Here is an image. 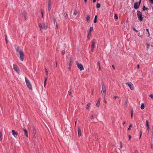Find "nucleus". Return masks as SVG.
<instances>
[{
	"label": "nucleus",
	"instance_id": "69168bd1",
	"mask_svg": "<svg viewBox=\"0 0 153 153\" xmlns=\"http://www.w3.org/2000/svg\"><path fill=\"white\" fill-rule=\"evenodd\" d=\"M135 153H138V152L137 151L135 152Z\"/></svg>",
	"mask_w": 153,
	"mask_h": 153
},
{
	"label": "nucleus",
	"instance_id": "393cba45",
	"mask_svg": "<svg viewBox=\"0 0 153 153\" xmlns=\"http://www.w3.org/2000/svg\"><path fill=\"white\" fill-rule=\"evenodd\" d=\"M146 126L147 128L149 127V122L148 120L146 121Z\"/></svg>",
	"mask_w": 153,
	"mask_h": 153
},
{
	"label": "nucleus",
	"instance_id": "20e7f679",
	"mask_svg": "<svg viewBox=\"0 0 153 153\" xmlns=\"http://www.w3.org/2000/svg\"><path fill=\"white\" fill-rule=\"evenodd\" d=\"M13 69L19 74H21V71L19 69L18 66L17 65L14 64L13 65Z\"/></svg>",
	"mask_w": 153,
	"mask_h": 153
},
{
	"label": "nucleus",
	"instance_id": "7c9ffc66",
	"mask_svg": "<svg viewBox=\"0 0 153 153\" xmlns=\"http://www.w3.org/2000/svg\"><path fill=\"white\" fill-rule=\"evenodd\" d=\"M114 18L115 19H118V17L117 15L116 14H115Z\"/></svg>",
	"mask_w": 153,
	"mask_h": 153
},
{
	"label": "nucleus",
	"instance_id": "680f3d73",
	"mask_svg": "<svg viewBox=\"0 0 153 153\" xmlns=\"http://www.w3.org/2000/svg\"><path fill=\"white\" fill-rule=\"evenodd\" d=\"M131 117L132 118H133V114H131Z\"/></svg>",
	"mask_w": 153,
	"mask_h": 153
},
{
	"label": "nucleus",
	"instance_id": "473e14b6",
	"mask_svg": "<svg viewBox=\"0 0 153 153\" xmlns=\"http://www.w3.org/2000/svg\"><path fill=\"white\" fill-rule=\"evenodd\" d=\"M44 11V10H41V15H42V18H43V14Z\"/></svg>",
	"mask_w": 153,
	"mask_h": 153
},
{
	"label": "nucleus",
	"instance_id": "a19ab883",
	"mask_svg": "<svg viewBox=\"0 0 153 153\" xmlns=\"http://www.w3.org/2000/svg\"><path fill=\"white\" fill-rule=\"evenodd\" d=\"M149 97H151V98H153V94H151L149 95Z\"/></svg>",
	"mask_w": 153,
	"mask_h": 153
},
{
	"label": "nucleus",
	"instance_id": "9d476101",
	"mask_svg": "<svg viewBox=\"0 0 153 153\" xmlns=\"http://www.w3.org/2000/svg\"><path fill=\"white\" fill-rule=\"evenodd\" d=\"M33 133L34 134V137L35 138L37 137L38 134H37V132H36V128L34 127L33 128Z\"/></svg>",
	"mask_w": 153,
	"mask_h": 153
},
{
	"label": "nucleus",
	"instance_id": "09e8293b",
	"mask_svg": "<svg viewBox=\"0 0 153 153\" xmlns=\"http://www.w3.org/2000/svg\"><path fill=\"white\" fill-rule=\"evenodd\" d=\"M96 0H93V3H95L96 2Z\"/></svg>",
	"mask_w": 153,
	"mask_h": 153
},
{
	"label": "nucleus",
	"instance_id": "6e6d98bb",
	"mask_svg": "<svg viewBox=\"0 0 153 153\" xmlns=\"http://www.w3.org/2000/svg\"><path fill=\"white\" fill-rule=\"evenodd\" d=\"M125 123H126L125 121H124L123 122V125H124L125 124Z\"/></svg>",
	"mask_w": 153,
	"mask_h": 153
},
{
	"label": "nucleus",
	"instance_id": "6ab92c4d",
	"mask_svg": "<svg viewBox=\"0 0 153 153\" xmlns=\"http://www.w3.org/2000/svg\"><path fill=\"white\" fill-rule=\"evenodd\" d=\"M97 64L98 67H99V70L100 71L101 67H100V65L99 62H98Z\"/></svg>",
	"mask_w": 153,
	"mask_h": 153
},
{
	"label": "nucleus",
	"instance_id": "1a4fd4ad",
	"mask_svg": "<svg viewBox=\"0 0 153 153\" xmlns=\"http://www.w3.org/2000/svg\"><path fill=\"white\" fill-rule=\"evenodd\" d=\"M126 85H128V86L130 88L131 90H133L134 89L133 85L130 82H129L126 83Z\"/></svg>",
	"mask_w": 153,
	"mask_h": 153
},
{
	"label": "nucleus",
	"instance_id": "423d86ee",
	"mask_svg": "<svg viewBox=\"0 0 153 153\" xmlns=\"http://www.w3.org/2000/svg\"><path fill=\"white\" fill-rule=\"evenodd\" d=\"M106 93V88L105 86L103 85L102 86L101 93L103 95H105Z\"/></svg>",
	"mask_w": 153,
	"mask_h": 153
},
{
	"label": "nucleus",
	"instance_id": "bb28decb",
	"mask_svg": "<svg viewBox=\"0 0 153 153\" xmlns=\"http://www.w3.org/2000/svg\"><path fill=\"white\" fill-rule=\"evenodd\" d=\"M2 133L0 131V140L1 141L2 140Z\"/></svg>",
	"mask_w": 153,
	"mask_h": 153
},
{
	"label": "nucleus",
	"instance_id": "79ce46f5",
	"mask_svg": "<svg viewBox=\"0 0 153 153\" xmlns=\"http://www.w3.org/2000/svg\"><path fill=\"white\" fill-rule=\"evenodd\" d=\"M149 1L151 4H153V0H149Z\"/></svg>",
	"mask_w": 153,
	"mask_h": 153
},
{
	"label": "nucleus",
	"instance_id": "a878e982",
	"mask_svg": "<svg viewBox=\"0 0 153 153\" xmlns=\"http://www.w3.org/2000/svg\"><path fill=\"white\" fill-rule=\"evenodd\" d=\"M148 10V8L147 7H145V6H143V11H145V10Z\"/></svg>",
	"mask_w": 153,
	"mask_h": 153
},
{
	"label": "nucleus",
	"instance_id": "aec40b11",
	"mask_svg": "<svg viewBox=\"0 0 153 153\" xmlns=\"http://www.w3.org/2000/svg\"><path fill=\"white\" fill-rule=\"evenodd\" d=\"M145 106L143 103H142L140 107V108L141 109L143 110Z\"/></svg>",
	"mask_w": 153,
	"mask_h": 153
},
{
	"label": "nucleus",
	"instance_id": "338daca9",
	"mask_svg": "<svg viewBox=\"0 0 153 153\" xmlns=\"http://www.w3.org/2000/svg\"><path fill=\"white\" fill-rule=\"evenodd\" d=\"M119 102H120V101H121V100H120L119 99Z\"/></svg>",
	"mask_w": 153,
	"mask_h": 153
},
{
	"label": "nucleus",
	"instance_id": "c9c22d12",
	"mask_svg": "<svg viewBox=\"0 0 153 153\" xmlns=\"http://www.w3.org/2000/svg\"><path fill=\"white\" fill-rule=\"evenodd\" d=\"M90 30H89V32L91 33V31L93 30V27H90Z\"/></svg>",
	"mask_w": 153,
	"mask_h": 153
},
{
	"label": "nucleus",
	"instance_id": "ddd939ff",
	"mask_svg": "<svg viewBox=\"0 0 153 153\" xmlns=\"http://www.w3.org/2000/svg\"><path fill=\"white\" fill-rule=\"evenodd\" d=\"M22 14H23V16L24 17V20H26V15H25L26 13H25V11L24 10H23V11L22 12Z\"/></svg>",
	"mask_w": 153,
	"mask_h": 153
},
{
	"label": "nucleus",
	"instance_id": "4be33fe9",
	"mask_svg": "<svg viewBox=\"0 0 153 153\" xmlns=\"http://www.w3.org/2000/svg\"><path fill=\"white\" fill-rule=\"evenodd\" d=\"M97 16H95L94 19V23H96L97 22Z\"/></svg>",
	"mask_w": 153,
	"mask_h": 153
},
{
	"label": "nucleus",
	"instance_id": "c756f323",
	"mask_svg": "<svg viewBox=\"0 0 153 153\" xmlns=\"http://www.w3.org/2000/svg\"><path fill=\"white\" fill-rule=\"evenodd\" d=\"M48 6H51V0H49L48 2Z\"/></svg>",
	"mask_w": 153,
	"mask_h": 153
},
{
	"label": "nucleus",
	"instance_id": "f3484780",
	"mask_svg": "<svg viewBox=\"0 0 153 153\" xmlns=\"http://www.w3.org/2000/svg\"><path fill=\"white\" fill-rule=\"evenodd\" d=\"M63 16L65 17L66 19L68 17V14L66 13H64Z\"/></svg>",
	"mask_w": 153,
	"mask_h": 153
},
{
	"label": "nucleus",
	"instance_id": "de8ad7c7",
	"mask_svg": "<svg viewBox=\"0 0 153 153\" xmlns=\"http://www.w3.org/2000/svg\"><path fill=\"white\" fill-rule=\"evenodd\" d=\"M120 147L121 148H122V143H120Z\"/></svg>",
	"mask_w": 153,
	"mask_h": 153
},
{
	"label": "nucleus",
	"instance_id": "603ef678",
	"mask_svg": "<svg viewBox=\"0 0 153 153\" xmlns=\"http://www.w3.org/2000/svg\"><path fill=\"white\" fill-rule=\"evenodd\" d=\"M5 40H6V42L7 43V36L6 35Z\"/></svg>",
	"mask_w": 153,
	"mask_h": 153
},
{
	"label": "nucleus",
	"instance_id": "f8f14e48",
	"mask_svg": "<svg viewBox=\"0 0 153 153\" xmlns=\"http://www.w3.org/2000/svg\"><path fill=\"white\" fill-rule=\"evenodd\" d=\"M72 64V60L70 58V63L69 65V66L68 68V70H70V69L71 68V66Z\"/></svg>",
	"mask_w": 153,
	"mask_h": 153
},
{
	"label": "nucleus",
	"instance_id": "0eeeda50",
	"mask_svg": "<svg viewBox=\"0 0 153 153\" xmlns=\"http://www.w3.org/2000/svg\"><path fill=\"white\" fill-rule=\"evenodd\" d=\"M141 1V0H140L139 2H136L134 4V9H137L139 8L140 4Z\"/></svg>",
	"mask_w": 153,
	"mask_h": 153
},
{
	"label": "nucleus",
	"instance_id": "37998d69",
	"mask_svg": "<svg viewBox=\"0 0 153 153\" xmlns=\"http://www.w3.org/2000/svg\"><path fill=\"white\" fill-rule=\"evenodd\" d=\"M133 30H134L135 31H136V32H138V30H136V29L135 28V27H133Z\"/></svg>",
	"mask_w": 153,
	"mask_h": 153
},
{
	"label": "nucleus",
	"instance_id": "c85d7f7f",
	"mask_svg": "<svg viewBox=\"0 0 153 153\" xmlns=\"http://www.w3.org/2000/svg\"><path fill=\"white\" fill-rule=\"evenodd\" d=\"M119 97H118L117 96H115L114 97L113 99H114V100H116V99L118 98H119Z\"/></svg>",
	"mask_w": 153,
	"mask_h": 153
},
{
	"label": "nucleus",
	"instance_id": "39448f33",
	"mask_svg": "<svg viewBox=\"0 0 153 153\" xmlns=\"http://www.w3.org/2000/svg\"><path fill=\"white\" fill-rule=\"evenodd\" d=\"M76 63L78 67V68L81 71L84 70L83 66L81 64L79 63L77 61L76 62Z\"/></svg>",
	"mask_w": 153,
	"mask_h": 153
},
{
	"label": "nucleus",
	"instance_id": "13d9d810",
	"mask_svg": "<svg viewBox=\"0 0 153 153\" xmlns=\"http://www.w3.org/2000/svg\"><path fill=\"white\" fill-rule=\"evenodd\" d=\"M104 102H105V103H106V100H104Z\"/></svg>",
	"mask_w": 153,
	"mask_h": 153
},
{
	"label": "nucleus",
	"instance_id": "0e129e2a",
	"mask_svg": "<svg viewBox=\"0 0 153 153\" xmlns=\"http://www.w3.org/2000/svg\"><path fill=\"white\" fill-rule=\"evenodd\" d=\"M58 26L57 25H56V28H58Z\"/></svg>",
	"mask_w": 153,
	"mask_h": 153
},
{
	"label": "nucleus",
	"instance_id": "2f4dec72",
	"mask_svg": "<svg viewBox=\"0 0 153 153\" xmlns=\"http://www.w3.org/2000/svg\"><path fill=\"white\" fill-rule=\"evenodd\" d=\"M77 13V11L76 10H75L74 11V13L73 14H74V15L76 16V15Z\"/></svg>",
	"mask_w": 153,
	"mask_h": 153
},
{
	"label": "nucleus",
	"instance_id": "a18cd8bd",
	"mask_svg": "<svg viewBox=\"0 0 153 153\" xmlns=\"http://www.w3.org/2000/svg\"><path fill=\"white\" fill-rule=\"evenodd\" d=\"M128 138H129V140H130L131 138V136L130 135H128Z\"/></svg>",
	"mask_w": 153,
	"mask_h": 153
},
{
	"label": "nucleus",
	"instance_id": "412c9836",
	"mask_svg": "<svg viewBox=\"0 0 153 153\" xmlns=\"http://www.w3.org/2000/svg\"><path fill=\"white\" fill-rule=\"evenodd\" d=\"M39 27L40 28V31H42V28H43L42 25L40 24H39Z\"/></svg>",
	"mask_w": 153,
	"mask_h": 153
},
{
	"label": "nucleus",
	"instance_id": "49530a36",
	"mask_svg": "<svg viewBox=\"0 0 153 153\" xmlns=\"http://www.w3.org/2000/svg\"><path fill=\"white\" fill-rule=\"evenodd\" d=\"M131 114H133V111L132 110L131 111Z\"/></svg>",
	"mask_w": 153,
	"mask_h": 153
},
{
	"label": "nucleus",
	"instance_id": "9b49d317",
	"mask_svg": "<svg viewBox=\"0 0 153 153\" xmlns=\"http://www.w3.org/2000/svg\"><path fill=\"white\" fill-rule=\"evenodd\" d=\"M12 135L14 137H16V135L17 136L18 135L17 133L14 130H12Z\"/></svg>",
	"mask_w": 153,
	"mask_h": 153
},
{
	"label": "nucleus",
	"instance_id": "6e6552de",
	"mask_svg": "<svg viewBox=\"0 0 153 153\" xmlns=\"http://www.w3.org/2000/svg\"><path fill=\"white\" fill-rule=\"evenodd\" d=\"M96 44V41L94 39L92 41V45H91V51L93 52L94 49L95 47V45Z\"/></svg>",
	"mask_w": 153,
	"mask_h": 153
},
{
	"label": "nucleus",
	"instance_id": "72a5a7b5",
	"mask_svg": "<svg viewBox=\"0 0 153 153\" xmlns=\"http://www.w3.org/2000/svg\"><path fill=\"white\" fill-rule=\"evenodd\" d=\"M90 19V17L89 16H87L86 18V20L88 22Z\"/></svg>",
	"mask_w": 153,
	"mask_h": 153
},
{
	"label": "nucleus",
	"instance_id": "4468645a",
	"mask_svg": "<svg viewBox=\"0 0 153 153\" xmlns=\"http://www.w3.org/2000/svg\"><path fill=\"white\" fill-rule=\"evenodd\" d=\"M100 101V99H99L96 104V106L97 107H99V106Z\"/></svg>",
	"mask_w": 153,
	"mask_h": 153
},
{
	"label": "nucleus",
	"instance_id": "bf43d9fd",
	"mask_svg": "<svg viewBox=\"0 0 153 153\" xmlns=\"http://www.w3.org/2000/svg\"><path fill=\"white\" fill-rule=\"evenodd\" d=\"M76 121L75 123V126H76Z\"/></svg>",
	"mask_w": 153,
	"mask_h": 153
},
{
	"label": "nucleus",
	"instance_id": "7ed1b4c3",
	"mask_svg": "<svg viewBox=\"0 0 153 153\" xmlns=\"http://www.w3.org/2000/svg\"><path fill=\"white\" fill-rule=\"evenodd\" d=\"M137 16L139 21H142L143 18L142 17V13L140 11L138 10L137 12Z\"/></svg>",
	"mask_w": 153,
	"mask_h": 153
},
{
	"label": "nucleus",
	"instance_id": "e433bc0d",
	"mask_svg": "<svg viewBox=\"0 0 153 153\" xmlns=\"http://www.w3.org/2000/svg\"><path fill=\"white\" fill-rule=\"evenodd\" d=\"M132 125L131 124H130L129 126V128H128V130H131V128L132 127Z\"/></svg>",
	"mask_w": 153,
	"mask_h": 153
},
{
	"label": "nucleus",
	"instance_id": "3c124183",
	"mask_svg": "<svg viewBox=\"0 0 153 153\" xmlns=\"http://www.w3.org/2000/svg\"><path fill=\"white\" fill-rule=\"evenodd\" d=\"M139 67H140V65H137V68H139Z\"/></svg>",
	"mask_w": 153,
	"mask_h": 153
},
{
	"label": "nucleus",
	"instance_id": "774afa93",
	"mask_svg": "<svg viewBox=\"0 0 153 153\" xmlns=\"http://www.w3.org/2000/svg\"><path fill=\"white\" fill-rule=\"evenodd\" d=\"M85 2H86L87 1V0H84Z\"/></svg>",
	"mask_w": 153,
	"mask_h": 153
},
{
	"label": "nucleus",
	"instance_id": "cd10ccee",
	"mask_svg": "<svg viewBox=\"0 0 153 153\" xmlns=\"http://www.w3.org/2000/svg\"><path fill=\"white\" fill-rule=\"evenodd\" d=\"M142 133V131L141 130H140V138L141 137Z\"/></svg>",
	"mask_w": 153,
	"mask_h": 153
},
{
	"label": "nucleus",
	"instance_id": "2eb2a0df",
	"mask_svg": "<svg viewBox=\"0 0 153 153\" xmlns=\"http://www.w3.org/2000/svg\"><path fill=\"white\" fill-rule=\"evenodd\" d=\"M78 136L80 137L81 134V131L80 128L79 127L78 128Z\"/></svg>",
	"mask_w": 153,
	"mask_h": 153
},
{
	"label": "nucleus",
	"instance_id": "dca6fc26",
	"mask_svg": "<svg viewBox=\"0 0 153 153\" xmlns=\"http://www.w3.org/2000/svg\"><path fill=\"white\" fill-rule=\"evenodd\" d=\"M23 131L25 133V136L26 137H28V134H27V131L26 129H24Z\"/></svg>",
	"mask_w": 153,
	"mask_h": 153
},
{
	"label": "nucleus",
	"instance_id": "c03bdc74",
	"mask_svg": "<svg viewBox=\"0 0 153 153\" xmlns=\"http://www.w3.org/2000/svg\"><path fill=\"white\" fill-rule=\"evenodd\" d=\"M65 53V51H62V54L64 55V54Z\"/></svg>",
	"mask_w": 153,
	"mask_h": 153
},
{
	"label": "nucleus",
	"instance_id": "5701e85b",
	"mask_svg": "<svg viewBox=\"0 0 153 153\" xmlns=\"http://www.w3.org/2000/svg\"><path fill=\"white\" fill-rule=\"evenodd\" d=\"M90 105H91V103H89L88 104H87V105H86V109H89V108L90 107Z\"/></svg>",
	"mask_w": 153,
	"mask_h": 153
},
{
	"label": "nucleus",
	"instance_id": "4d7b16f0",
	"mask_svg": "<svg viewBox=\"0 0 153 153\" xmlns=\"http://www.w3.org/2000/svg\"><path fill=\"white\" fill-rule=\"evenodd\" d=\"M57 62H56V66H57Z\"/></svg>",
	"mask_w": 153,
	"mask_h": 153
},
{
	"label": "nucleus",
	"instance_id": "052dcab7",
	"mask_svg": "<svg viewBox=\"0 0 153 153\" xmlns=\"http://www.w3.org/2000/svg\"><path fill=\"white\" fill-rule=\"evenodd\" d=\"M91 118L92 119H93L94 118V117H93V115H92V116H91Z\"/></svg>",
	"mask_w": 153,
	"mask_h": 153
},
{
	"label": "nucleus",
	"instance_id": "e2e57ef3",
	"mask_svg": "<svg viewBox=\"0 0 153 153\" xmlns=\"http://www.w3.org/2000/svg\"><path fill=\"white\" fill-rule=\"evenodd\" d=\"M53 20H54V24H55V19H53Z\"/></svg>",
	"mask_w": 153,
	"mask_h": 153
},
{
	"label": "nucleus",
	"instance_id": "5fc2aeb1",
	"mask_svg": "<svg viewBox=\"0 0 153 153\" xmlns=\"http://www.w3.org/2000/svg\"><path fill=\"white\" fill-rule=\"evenodd\" d=\"M46 75L48 74V71H46Z\"/></svg>",
	"mask_w": 153,
	"mask_h": 153
},
{
	"label": "nucleus",
	"instance_id": "f704fd0d",
	"mask_svg": "<svg viewBox=\"0 0 153 153\" xmlns=\"http://www.w3.org/2000/svg\"><path fill=\"white\" fill-rule=\"evenodd\" d=\"M47 77H46L45 78V81H44V87H45V85H46V81L47 80Z\"/></svg>",
	"mask_w": 153,
	"mask_h": 153
},
{
	"label": "nucleus",
	"instance_id": "f257e3e1",
	"mask_svg": "<svg viewBox=\"0 0 153 153\" xmlns=\"http://www.w3.org/2000/svg\"><path fill=\"white\" fill-rule=\"evenodd\" d=\"M16 52L19 53V59L22 62L24 59V53L21 48L19 46H17L16 48Z\"/></svg>",
	"mask_w": 153,
	"mask_h": 153
},
{
	"label": "nucleus",
	"instance_id": "4c0bfd02",
	"mask_svg": "<svg viewBox=\"0 0 153 153\" xmlns=\"http://www.w3.org/2000/svg\"><path fill=\"white\" fill-rule=\"evenodd\" d=\"M90 35H91V33H90L89 32V33H88V35L87 36V37L88 38H90Z\"/></svg>",
	"mask_w": 153,
	"mask_h": 153
},
{
	"label": "nucleus",
	"instance_id": "864d4df0",
	"mask_svg": "<svg viewBox=\"0 0 153 153\" xmlns=\"http://www.w3.org/2000/svg\"><path fill=\"white\" fill-rule=\"evenodd\" d=\"M148 129H147V130H148V132H149V128H147Z\"/></svg>",
	"mask_w": 153,
	"mask_h": 153
},
{
	"label": "nucleus",
	"instance_id": "f03ea898",
	"mask_svg": "<svg viewBox=\"0 0 153 153\" xmlns=\"http://www.w3.org/2000/svg\"><path fill=\"white\" fill-rule=\"evenodd\" d=\"M25 79L27 86L29 89L32 90V87L30 80L26 77H25Z\"/></svg>",
	"mask_w": 153,
	"mask_h": 153
},
{
	"label": "nucleus",
	"instance_id": "ea45409f",
	"mask_svg": "<svg viewBox=\"0 0 153 153\" xmlns=\"http://www.w3.org/2000/svg\"><path fill=\"white\" fill-rule=\"evenodd\" d=\"M51 9V6H48V10L49 11H50Z\"/></svg>",
	"mask_w": 153,
	"mask_h": 153
},
{
	"label": "nucleus",
	"instance_id": "a211bd4d",
	"mask_svg": "<svg viewBox=\"0 0 153 153\" xmlns=\"http://www.w3.org/2000/svg\"><path fill=\"white\" fill-rule=\"evenodd\" d=\"M43 28L44 29H46L47 28V26L45 25V23L42 24Z\"/></svg>",
	"mask_w": 153,
	"mask_h": 153
},
{
	"label": "nucleus",
	"instance_id": "b1692460",
	"mask_svg": "<svg viewBox=\"0 0 153 153\" xmlns=\"http://www.w3.org/2000/svg\"><path fill=\"white\" fill-rule=\"evenodd\" d=\"M96 7L97 8H99L100 7V4L99 3H97V4Z\"/></svg>",
	"mask_w": 153,
	"mask_h": 153
},
{
	"label": "nucleus",
	"instance_id": "58836bf2",
	"mask_svg": "<svg viewBox=\"0 0 153 153\" xmlns=\"http://www.w3.org/2000/svg\"><path fill=\"white\" fill-rule=\"evenodd\" d=\"M146 30L147 32L149 34L148 36H149L150 34H149V29H146Z\"/></svg>",
	"mask_w": 153,
	"mask_h": 153
},
{
	"label": "nucleus",
	"instance_id": "8fccbe9b",
	"mask_svg": "<svg viewBox=\"0 0 153 153\" xmlns=\"http://www.w3.org/2000/svg\"><path fill=\"white\" fill-rule=\"evenodd\" d=\"M112 67L114 69H115V67H114V65H112Z\"/></svg>",
	"mask_w": 153,
	"mask_h": 153
}]
</instances>
